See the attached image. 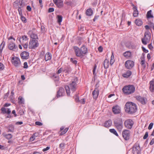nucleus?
<instances>
[{
    "label": "nucleus",
    "instance_id": "1",
    "mask_svg": "<svg viewBox=\"0 0 154 154\" xmlns=\"http://www.w3.org/2000/svg\"><path fill=\"white\" fill-rule=\"evenodd\" d=\"M124 109L126 113L128 114H133L137 112V107L135 103L128 102L125 104Z\"/></svg>",
    "mask_w": 154,
    "mask_h": 154
},
{
    "label": "nucleus",
    "instance_id": "2",
    "mask_svg": "<svg viewBox=\"0 0 154 154\" xmlns=\"http://www.w3.org/2000/svg\"><path fill=\"white\" fill-rule=\"evenodd\" d=\"M77 81V78H75L72 80L71 83L69 84V86H66L65 87V88L68 96L70 95V89L73 92L76 91Z\"/></svg>",
    "mask_w": 154,
    "mask_h": 154
},
{
    "label": "nucleus",
    "instance_id": "3",
    "mask_svg": "<svg viewBox=\"0 0 154 154\" xmlns=\"http://www.w3.org/2000/svg\"><path fill=\"white\" fill-rule=\"evenodd\" d=\"M75 55L78 57H82L87 53V48L84 45L80 48L76 46L73 47Z\"/></svg>",
    "mask_w": 154,
    "mask_h": 154
},
{
    "label": "nucleus",
    "instance_id": "4",
    "mask_svg": "<svg viewBox=\"0 0 154 154\" xmlns=\"http://www.w3.org/2000/svg\"><path fill=\"white\" fill-rule=\"evenodd\" d=\"M123 92L126 94L133 93L135 91V88L133 85H129L125 86L122 89Z\"/></svg>",
    "mask_w": 154,
    "mask_h": 154
},
{
    "label": "nucleus",
    "instance_id": "5",
    "mask_svg": "<svg viewBox=\"0 0 154 154\" xmlns=\"http://www.w3.org/2000/svg\"><path fill=\"white\" fill-rule=\"evenodd\" d=\"M115 127L118 131L121 132L123 128V122L121 119L118 118L115 119L114 121Z\"/></svg>",
    "mask_w": 154,
    "mask_h": 154
},
{
    "label": "nucleus",
    "instance_id": "6",
    "mask_svg": "<svg viewBox=\"0 0 154 154\" xmlns=\"http://www.w3.org/2000/svg\"><path fill=\"white\" fill-rule=\"evenodd\" d=\"M39 45L37 40L30 39L29 44V48L34 49L38 46Z\"/></svg>",
    "mask_w": 154,
    "mask_h": 154
},
{
    "label": "nucleus",
    "instance_id": "7",
    "mask_svg": "<svg viewBox=\"0 0 154 154\" xmlns=\"http://www.w3.org/2000/svg\"><path fill=\"white\" fill-rule=\"evenodd\" d=\"M140 147L139 144L136 143L133 146L132 148V153L133 154H140Z\"/></svg>",
    "mask_w": 154,
    "mask_h": 154
},
{
    "label": "nucleus",
    "instance_id": "8",
    "mask_svg": "<svg viewBox=\"0 0 154 154\" xmlns=\"http://www.w3.org/2000/svg\"><path fill=\"white\" fill-rule=\"evenodd\" d=\"M122 136L125 140H129L130 138V131L126 129L122 131Z\"/></svg>",
    "mask_w": 154,
    "mask_h": 154
},
{
    "label": "nucleus",
    "instance_id": "9",
    "mask_svg": "<svg viewBox=\"0 0 154 154\" xmlns=\"http://www.w3.org/2000/svg\"><path fill=\"white\" fill-rule=\"evenodd\" d=\"M134 124V122L131 119H128L125 121L124 122V125L126 128L131 129Z\"/></svg>",
    "mask_w": 154,
    "mask_h": 154
},
{
    "label": "nucleus",
    "instance_id": "10",
    "mask_svg": "<svg viewBox=\"0 0 154 154\" xmlns=\"http://www.w3.org/2000/svg\"><path fill=\"white\" fill-rule=\"evenodd\" d=\"M151 35L150 33L148 32L145 33L144 35V37L142 39V43L144 45L147 44L146 41L150 39Z\"/></svg>",
    "mask_w": 154,
    "mask_h": 154
},
{
    "label": "nucleus",
    "instance_id": "11",
    "mask_svg": "<svg viewBox=\"0 0 154 154\" xmlns=\"http://www.w3.org/2000/svg\"><path fill=\"white\" fill-rule=\"evenodd\" d=\"M12 64L16 67H19L21 64V62L20 59L17 57H12Z\"/></svg>",
    "mask_w": 154,
    "mask_h": 154
},
{
    "label": "nucleus",
    "instance_id": "12",
    "mask_svg": "<svg viewBox=\"0 0 154 154\" xmlns=\"http://www.w3.org/2000/svg\"><path fill=\"white\" fill-rule=\"evenodd\" d=\"M137 100L140 102L143 105L146 104L147 101V99L143 97H142L139 96H137L136 97Z\"/></svg>",
    "mask_w": 154,
    "mask_h": 154
},
{
    "label": "nucleus",
    "instance_id": "13",
    "mask_svg": "<svg viewBox=\"0 0 154 154\" xmlns=\"http://www.w3.org/2000/svg\"><path fill=\"white\" fill-rule=\"evenodd\" d=\"M8 47L9 49L11 50L14 51L15 50L17 49V47L15 43L12 41H11L8 44Z\"/></svg>",
    "mask_w": 154,
    "mask_h": 154
},
{
    "label": "nucleus",
    "instance_id": "14",
    "mask_svg": "<svg viewBox=\"0 0 154 154\" xmlns=\"http://www.w3.org/2000/svg\"><path fill=\"white\" fill-rule=\"evenodd\" d=\"M134 66V62L131 60H127L125 63V67L128 69H131Z\"/></svg>",
    "mask_w": 154,
    "mask_h": 154
},
{
    "label": "nucleus",
    "instance_id": "15",
    "mask_svg": "<svg viewBox=\"0 0 154 154\" xmlns=\"http://www.w3.org/2000/svg\"><path fill=\"white\" fill-rule=\"evenodd\" d=\"M65 94V90L63 87L59 88L58 91L57 92V97L58 98L64 95Z\"/></svg>",
    "mask_w": 154,
    "mask_h": 154
},
{
    "label": "nucleus",
    "instance_id": "16",
    "mask_svg": "<svg viewBox=\"0 0 154 154\" xmlns=\"http://www.w3.org/2000/svg\"><path fill=\"white\" fill-rule=\"evenodd\" d=\"M112 109L113 112L115 114H119L121 112L120 107L118 105L114 106Z\"/></svg>",
    "mask_w": 154,
    "mask_h": 154
},
{
    "label": "nucleus",
    "instance_id": "17",
    "mask_svg": "<svg viewBox=\"0 0 154 154\" xmlns=\"http://www.w3.org/2000/svg\"><path fill=\"white\" fill-rule=\"evenodd\" d=\"M53 1L57 7L61 8L63 7V1L62 0H53Z\"/></svg>",
    "mask_w": 154,
    "mask_h": 154
},
{
    "label": "nucleus",
    "instance_id": "18",
    "mask_svg": "<svg viewBox=\"0 0 154 154\" xmlns=\"http://www.w3.org/2000/svg\"><path fill=\"white\" fill-rule=\"evenodd\" d=\"M29 54L28 52L23 51L20 54L21 58L22 59H27L29 58Z\"/></svg>",
    "mask_w": 154,
    "mask_h": 154
},
{
    "label": "nucleus",
    "instance_id": "19",
    "mask_svg": "<svg viewBox=\"0 0 154 154\" xmlns=\"http://www.w3.org/2000/svg\"><path fill=\"white\" fill-rule=\"evenodd\" d=\"M22 2L23 1H22L21 3L20 4V7H18V6L16 5L15 6V8H18V11L20 16H22V10L21 8L24 6V5L23 4Z\"/></svg>",
    "mask_w": 154,
    "mask_h": 154
},
{
    "label": "nucleus",
    "instance_id": "20",
    "mask_svg": "<svg viewBox=\"0 0 154 154\" xmlns=\"http://www.w3.org/2000/svg\"><path fill=\"white\" fill-rule=\"evenodd\" d=\"M63 72H65L66 73H69L72 71V69L70 66L69 65L66 66L64 67H63Z\"/></svg>",
    "mask_w": 154,
    "mask_h": 154
},
{
    "label": "nucleus",
    "instance_id": "21",
    "mask_svg": "<svg viewBox=\"0 0 154 154\" xmlns=\"http://www.w3.org/2000/svg\"><path fill=\"white\" fill-rule=\"evenodd\" d=\"M99 89L97 88L94 89L92 92V95L93 96L94 98L97 99V98L99 94Z\"/></svg>",
    "mask_w": 154,
    "mask_h": 154
},
{
    "label": "nucleus",
    "instance_id": "22",
    "mask_svg": "<svg viewBox=\"0 0 154 154\" xmlns=\"http://www.w3.org/2000/svg\"><path fill=\"white\" fill-rule=\"evenodd\" d=\"M112 125V120L109 119L108 120L106 121L104 124V125H103V126L106 128H109L111 127Z\"/></svg>",
    "mask_w": 154,
    "mask_h": 154
},
{
    "label": "nucleus",
    "instance_id": "23",
    "mask_svg": "<svg viewBox=\"0 0 154 154\" xmlns=\"http://www.w3.org/2000/svg\"><path fill=\"white\" fill-rule=\"evenodd\" d=\"M132 6H133V9L134 12L133 13V16L134 17H137L139 14L138 11L137 10V8L136 6H134L133 4Z\"/></svg>",
    "mask_w": 154,
    "mask_h": 154
},
{
    "label": "nucleus",
    "instance_id": "24",
    "mask_svg": "<svg viewBox=\"0 0 154 154\" xmlns=\"http://www.w3.org/2000/svg\"><path fill=\"white\" fill-rule=\"evenodd\" d=\"M131 74L132 72L131 71L128 70L125 73L123 74L122 76L124 78H128L131 75Z\"/></svg>",
    "mask_w": 154,
    "mask_h": 154
},
{
    "label": "nucleus",
    "instance_id": "25",
    "mask_svg": "<svg viewBox=\"0 0 154 154\" xmlns=\"http://www.w3.org/2000/svg\"><path fill=\"white\" fill-rule=\"evenodd\" d=\"M23 1V4L24 5V6L25 5L24 2L23 1V0H21V1H20V0H17L14 2V3L13 5L14 7H15V5H17L18 7H20V4L21 3L22 1Z\"/></svg>",
    "mask_w": 154,
    "mask_h": 154
},
{
    "label": "nucleus",
    "instance_id": "26",
    "mask_svg": "<svg viewBox=\"0 0 154 154\" xmlns=\"http://www.w3.org/2000/svg\"><path fill=\"white\" fill-rule=\"evenodd\" d=\"M51 54L49 52H47L45 55V60L46 61H47L51 59Z\"/></svg>",
    "mask_w": 154,
    "mask_h": 154
},
{
    "label": "nucleus",
    "instance_id": "27",
    "mask_svg": "<svg viewBox=\"0 0 154 154\" xmlns=\"http://www.w3.org/2000/svg\"><path fill=\"white\" fill-rule=\"evenodd\" d=\"M149 89L152 92H154V81H151L150 82Z\"/></svg>",
    "mask_w": 154,
    "mask_h": 154
},
{
    "label": "nucleus",
    "instance_id": "28",
    "mask_svg": "<svg viewBox=\"0 0 154 154\" xmlns=\"http://www.w3.org/2000/svg\"><path fill=\"white\" fill-rule=\"evenodd\" d=\"M93 13V11L91 8H90L87 9L86 11V15L88 16H91Z\"/></svg>",
    "mask_w": 154,
    "mask_h": 154
},
{
    "label": "nucleus",
    "instance_id": "29",
    "mask_svg": "<svg viewBox=\"0 0 154 154\" xmlns=\"http://www.w3.org/2000/svg\"><path fill=\"white\" fill-rule=\"evenodd\" d=\"M109 64V62L108 60L106 59H105L103 62V66L105 69H107L108 68Z\"/></svg>",
    "mask_w": 154,
    "mask_h": 154
},
{
    "label": "nucleus",
    "instance_id": "30",
    "mask_svg": "<svg viewBox=\"0 0 154 154\" xmlns=\"http://www.w3.org/2000/svg\"><path fill=\"white\" fill-rule=\"evenodd\" d=\"M135 23L137 25L139 26H141L143 24L142 21L139 19L135 20Z\"/></svg>",
    "mask_w": 154,
    "mask_h": 154
},
{
    "label": "nucleus",
    "instance_id": "31",
    "mask_svg": "<svg viewBox=\"0 0 154 154\" xmlns=\"http://www.w3.org/2000/svg\"><path fill=\"white\" fill-rule=\"evenodd\" d=\"M152 10H150L148 11L146 15V17L147 19H149L153 17V15L152 14Z\"/></svg>",
    "mask_w": 154,
    "mask_h": 154
},
{
    "label": "nucleus",
    "instance_id": "32",
    "mask_svg": "<svg viewBox=\"0 0 154 154\" xmlns=\"http://www.w3.org/2000/svg\"><path fill=\"white\" fill-rule=\"evenodd\" d=\"M123 55L126 57H129L131 56V53L129 51H127L124 53Z\"/></svg>",
    "mask_w": 154,
    "mask_h": 154
},
{
    "label": "nucleus",
    "instance_id": "33",
    "mask_svg": "<svg viewBox=\"0 0 154 154\" xmlns=\"http://www.w3.org/2000/svg\"><path fill=\"white\" fill-rule=\"evenodd\" d=\"M30 37L31 38H32V39L33 40H36L37 39H38V37L36 34H35L34 33H32L30 35Z\"/></svg>",
    "mask_w": 154,
    "mask_h": 154
},
{
    "label": "nucleus",
    "instance_id": "34",
    "mask_svg": "<svg viewBox=\"0 0 154 154\" xmlns=\"http://www.w3.org/2000/svg\"><path fill=\"white\" fill-rule=\"evenodd\" d=\"M57 22L58 23L60 24L61 22L62 21L63 17L61 15H58L57 16Z\"/></svg>",
    "mask_w": 154,
    "mask_h": 154
},
{
    "label": "nucleus",
    "instance_id": "35",
    "mask_svg": "<svg viewBox=\"0 0 154 154\" xmlns=\"http://www.w3.org/2000/svg\"><path fill=\"white\" fill-rule=\"evenodd\" d=\"M109 131L115 135L117 137H119V135L116 131L114 129H110L109 130Z\"/></svg>",
    "mask_w": 154,
    "mask_h": 154
},
{
    "label": "nucleus",
    "instance_id": "36",
    "mask_svg": "<svg viewBox=\"0 0 154 154\" xmlns=\"http://www.w3.org/2000/svg\"><path fill=\"white\" fill-rule=\"evenodd\" d=\"M18 102L19 104L24 103V100L22 97H19L18 98Z\"/></svg>",
    "mask_w": 154,
    "mask_h": 154
},
{
    "label": "nucleus",
    "instance_id": "37",
    "mask_svg": "<svg viewBox=\"0 0 154 154\" xmlns=\"http://www.w3.org/2000/svg\"><path fill=\"white\" fill-rule=\"evenodd\" d=\"M69 130V128H66L63 130L62 131H61V133H60V135H62L63 134H65L66 132L67 131Z\"/></svg>",
    "mask_w": 154,
    "mask_h": 154
},
{
    "label": "nucleus",
    "instance_id": "38",
    "mask_svg": "<svg viewBox=\"0 0 154 154\" xmlns=\"http://www.w3.org/2000/svg\"><path fill=\"white\" fill-rule=\"evenodd\" d=\"M5 45V42L4 41L2 42V44L0 45V53L2 52V50Z\"/></svg>",
    "mask_w": 154,
    "mask_h": 154
},
{
    "label": "nucleus",
    "instance_id": "39",
    "mask_svg": "<svg viewBox=\"0 0 154 154\" xmlns=\"http://www.w3.org/2000/svg\"><path fill=\"white\" fill-rule=\"evenodd\" d=\"M14 130V126L12 125H9L8 129V131L12 132Z\"/></svg>",
    "mask_w": 154,
    "mask_h": 154
},
{
    "label": "nucleus",
    "instance_id": "40",
    "mask_svg": "<svg viewBox=\"0 0 154 154\" xmlns=\"http://www.w3.org/2000/svg\"><path fill=\"white\" fill-rule=\"evenodd\" d=\"M70 61L73 64L76 65L77 63V61L76 60H75L74 59L71 58L70 59Z\"/></svg>",
    "mask_w": 154,
    "mask_h": 154
},
{
    "label": "nucleus",
    "instance_id": "41",
    "mask_svg": "<svg viewBox=\"0 0 154 154\" xmlns=\"http://www.w3.org/2000/svg\"><path fill=\"white\" fill-rule=\"evenodd\" d=\"M19 41L20 42L21 45H22L23 46L24 49H26L27 48L28 46V44L27 42H26L25 44H23L21 42V41L20 40V39Z\"/></svg>",
    "mask_w": 154,
    "mask_h": 154
},
{
    "label": "nucleus",
    "instance_id": "42",
    "mask_svg": "<svg viewBox=\"0 0 154 154\" xmlns=\"http://www.w3.org/2000/svg\"><path fill=\"white\" fill-rule=\"evenodd\" d=\"M65 145V144L64 143H62L60 144L59 147L61 149H63L64 148Z\"/></svg>",
    "mask_w": 154,
    "mask_h": 154
},
{
    "label": "nucleus",
    "instance_id": "43",
    "mask_svg": "<svg viewBox=\"0 0 154 154\" xmlns=\"http://www.w3.org/2000/svg\"><path fill=\"white\" fill-rule=\"evenodd\" d=\"M53 77L55 79H54L55 81H57L59 80V77L58 75L56 74H54L53 75Z\"/></svg>",
    "mask_w": 154,
    "mask_h": 154
},
{
    "label": "nucleus",
    "instance_id": "44",
    "mask_svg": "<svg viewBox=\"0 0 154 154\" xmlns=\"http://www.w3.org/2000/svg\"><path fill=\"white\" fill-rule=\"evenodd\" d=\"M1 110L2 111L1 112V113L5 114L6 113V109L5 108L2 107L1 108Z\"/></svg>",
    "mask_w": 154,
    "mask_h": 154
},
{
    "label": "nucleus",
    "instance_id": "45",
    "mask_svg": "<svg viewBox=\"0 0 154 154\" xmlns=\"http://www.w3.org/2000/svg\"><path fill=\"white\" fill-rule=\"evenodd\" d=\"M74 98H75V100L76 102H79V96L78 94H76L74 96Z\"/></svg>",
    "mask_w": 154,
    "mask_h": 154
},
{
    "label": "nucleus",
    "instance_id": "46",
    "mask_svg": "<svg viewBox=\"0 0 154 154\" xmlns=\"http://www.w3.org/2000/svg\"><path fill=\"white\" fill-rule=\"evenodd\" d=\"M21 19L22 21L24 23H26L27 22L26 20V18L23 16V15L20 16Z\"/></svg>",
    "mask_w": 154,
    "mask_h": 154
},
{
    "label": "nucleus",
    "instance_id": "47",
    "mask_svg": "<svg viewBox=\"0 0 154 154\" xmlns=\"http://www.w3.org/2000/svg\"><path fill=\"white\" fill-rule=\"evenodd\" d=\"M5 137L7 139H9L12 137V136L11 134H8L5 135Z\"/></svg>",
    "mask_w": 154,
    "mask_h": 154
},
{
    "label": "nucleus",
    "instance_id": "48",
    "mask_svg": "<svg viewBox=\"0 0 154 154\" xmlns=\"http://www.w3.org/2000/svg\"><path fill=\"white\" fill-rule=\"evenodd\" d=\"M37 133H35L33 134L30 137V140L31 141H33L35 139V134H37Z\"/></svg>",
    "mask_w": 154,
    "mask_h": 154
},
{
    "label": "nucleus",
    "instance_id": "49",
    "mask_svg": "<svg viewBox=\"0 0 154 154\" xmlns=\"http://www.w3.org/2000/svg\"><path fill=\"white\" fill-rule=\"evenodd\" d=\"M4 68V66L3 63L0 62V70H3Z\"/></svg>",
    "mask_w": 154,
    "mask_h": 154
},
{
    "label": "nucleus",
    "instance_id": "50",
    "mask_svg": "<svg viewBox=\"0 0 154 154\" xmlns=\"http://www.w3.org/2000/svg\"><path fill=\"white\" fill-rule=\"evenodd\" d=\"M18 113L20 115H23L24 114V112L23 109H20L18 111Z\"/></svg>",
    "mask_w": 154,
    "mask_h": 154
},
{
    "label": "nucleus",
    "instance_id": "51",
    "mask_svg": "<svg viewBox=\"0 0 154 154\" xmlns=\"http://www.w3.org/2000/svg\"><path fill=\"white\" fill-rule=\"evenodd\" d=\"M148 136V132H146L145 133V134L143 137V139H144V140L146 139L147 138Z\"/></svg>",
    "mask_w": 154,
    "mask_h": 154
},
{
    "label": "nucleus",
    "instance_id": "52",
    "mask_svg": "<svg viewBox=\"0 0 154 154\" xmlns=\"http://www.w3.org/2000/svg\"><path fill=\"white\" fill-rule=\"evenodd\" d=\"M63 67L60 68L57 72V74H60L61 73L62 71L63 72Z\"/></svg>",
    "mask_w": 154,
    "mask_h": 154
},
{
    "label": "nucleus",
    "instance_id": "53",
    "mask_svg": "<svg viewBox=\"0 0 154 154\" xmlns=\"http://www.w3.org/2000/svg\"><path fill=\"white\" fill-rule=\"evenodd\" d=\"M153 125V123H152V122L148 126V129L149 130L151 129Z\"/></svg>",
    "mask_w": 154,
    "mask_h": 154
},
{
    "label": "nucleus",
    "instance_id": "54",
    "mask_svg": "<svg viewBox=\"0 0 154 154\" xmlns=\"http://www.w3.org/2000/svg\"><path fill=\"white\" fill-rule=\"evenodd\" d=\"M23 66V67L25 69H27L28 68L27 63L26 62H25L24 63Z\"/></svg>",
    "mask_w": 154,
    "mask_h": 154
},
{
    "label": "nucleus",
    "instance_id": "55",
    "mask_svg": "<svg viewBox=\"0 0 154 154\" xmlns=\"http://www.w3.org/2000/svg\"><path fill=\"white\" fill-rule=\"evenodd\" d=\"M35 124L38 126H41L43 124L40 122L37 121L35 122Z\"/></svg>",
    "mask_w": 154,
    "mask_h": 154
},
{
    "label": "nucleus",
    "instance_id": "56",
    "mask_svg": "<svg viewBox=\"0 0 154 154\" xmlns=\"http://www.w3.org/2000/svg\"><path fill=\"white\" fill-rule=\"evenodd\" d=\"M148 24L149 26L150 27H152V28L153 26L154 25L153 23L151 21H149Z\"/></svg>",
    "mask_w": 154,
    "mask_h": 154
},
{
    "label": "nucleus",
    "instance_id": "57",
    "mask_svg": "<svg viewBox=\"0 0 154 154\" xmlns=\"http://www.w3.org/2000/svg\"><path fill=\"white\" fill-rule=\"evenodd\" d=\"M22 39L23 40H24L26 41L28 39L27 38V36L25 35H24L22 36Z\"/></svg>",
    "mask_w": 154,
    "mask_h": 154
},
{
    "label": "nucleus",
    "instance_id": "58",
    "mask_svg": "<svg viewBox=\"0 0 154 154\" xmlns=\"http://www.w3.org/2000/svg\"><path fill=\"white\" fill-rule=\"evenodd\" d=\"M54 11V8H50L48 9V12L49 13H51L53 12Z\"/></svg>",
    "mask_w": 154,
    "mask_h": 154
},
{
    "label": "nucleus",
    "instance_id": "59",
    "mask_svg": "<svg viewBox=\"0 0 154 154\" xmlns=\"http://www.w3.org/2000/svg\"><path fill=\"white\" fill-rule=\"evenodd\" d=\"M142 49L143 51L144 52L146 53H147L148 52V51L146 49V48L143 47H142Z\"/></svg>",
    "mask_w": 154,
    "mask_h": 154
},
{
    "label": "nucleus",
    "instance_id": "60",
    "mask_svg": "<svg viewBox=\"0 0 154 154\" xmlns=\"http://www.w3.org/2000/svg\"><path fill=\"white\" fill-rule=\"evenodd\" d=\"M81 103L84 104L85 103V100L83 98L79 100V102Z\"/></svg>",
    "mask_w": 154,
    "mask_h": 154
},
{
    "label": "nucleus",
    "instance_id": "61",
    "mask_svg": "<svg viewBox=\"0 0 154 154\" xmlns=\"http://www.w3.org/2000/svg\"><path fill=\"white\" fill-rule=\"evenodd\" d=\"M98 50L100 52H102L103 50V48L101 46L99 47L98 48Z\"/></svg>",
    "mask_w": 154,
    "mask_h": 154
},
{
    "label": "nucleus",
    "instance_id": "62",
    "mask_svg": "<svg viewBox=\"0 0 154 154\" xmlns=\"http://www.w3.org/2000/svg\"><path fill=\"white\" fill-rule=\"evenodd\" d=\"M99 17V15H95L93 19L94 22H95L96 20H97Z\"/></svg>",
    "mask_w": 154,
    "mask_h": 154
},
{
    "label": "nucleus",
    "instance_id": "63",
    "mask_svg": "<svg viewBox=\"0 0 154 154\" xmlns=\"http://www.w3.org/2000/svg\"><path fill=\"white\" fill-rule=\"evenodd\" d=\"M26 9L29 11H30L31 10V8L29 5H28L26 7Z\"/></svg>",
    "mask_w": 154,
    "mask_h": 154
},
{
    "label": "nucleus",
    "instance_id": "64",
    "mask_svg": "<svg viewBox=\"0 0 154 154\" xmlns=\"http://www.w3.org/2000/svg\"><path fill=\"white\" fill-rule=\"evenodd\" d=\"M154 143V138H153L152 139L150 142L149 143V144L151 145H152Z\"/></svg>",
    "mask_w": 154,
    "mask_h": 154
}]
</instances>
